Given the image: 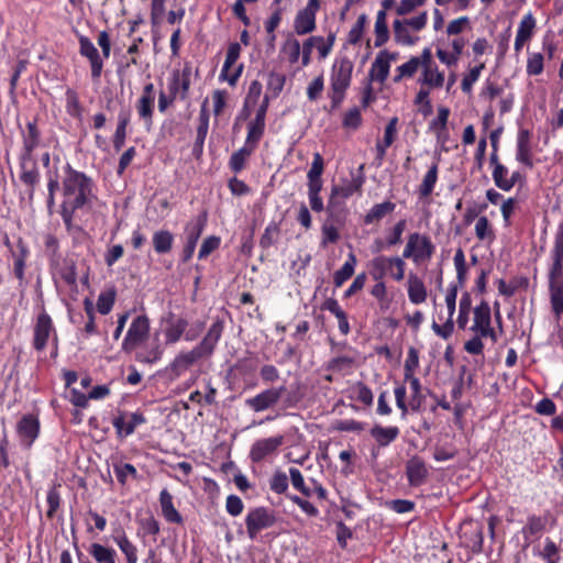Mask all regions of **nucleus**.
<instances>
[{
	"instance_id": "obj_38",
	"label": "nucleus",
	"mask_w": 563,
	"mask_h": 563,
	"mask_svg": "<svg viewBox=\"0 0 563 563\" xmlns=\"http://www.w3.org/2000/svg\"><path fill=\"white\" fill-rule=\"evenodd\" d=\"M88 552L96 563H117V552L113 548L95 542L90 544Z\"/></svg>"
},
{
	"instance_id": "obj_9",
	"label": "nucleus",
	"mask_w": 563,
	"mask_h": 563,
	"mask_svg": "<svg viewBox=\"0 0 563 563\" xmlns=\"http://www.w3.org/2000/svg\"><path fill=\"white\" fill-rule=\"evenodd\" d=\"M276 522L274 511L266 507H255L250 509L245 517L247 536L251 540L256 539L257 534L273 527Z\"/></svg>"
},
{
	"instance_id": "obj_64",
	"label": "nucleus",
	"mask_w": 563,
	"mask_h": 563,
	"mask_svg": "<svg viewBox=\"0 0 563 563\" xmlns=\"http://www.w3.org/2000/svg\"><path fill=\"white\" fill-rule=\"evenodd\" d=\"M321 233H322L321 244L323 246H327L328 244H333V243L338 242L340 239L339 229L334 224L329 223V222L323 223V225L321 228Z\"/></svg>"
},
{
	"instance_id": "obj_43",
	"label": "nucleus",
	"mask_w": 563,
	"mask_h": 563,
	"mask_svg": "<svg viewBox=\"0 0 563 563\" xmlns=\"http://www.w3.org/2000/svg\"><path fill=\"white\" fill-rule=\"evenodd\" d=\"M130 122V113L128 111H121L118 115V125L113 135V147L115 151H120L125 142L126 128Z\"/></svg>"
},
{
	"instance_id": "obj_3",
	"label": "nucleus",
	"mask_w": 563,
	"mask_h": 563,
	"mask_svg": "<svg viewBox=\"0 0 563 563\" xmlns=\"http://www.w3.org/2000/svg\"><path fill=\"white\" fill-rule=\"evenodd\" d=\"M354 65L347 56H338L331 67L330 86L331 101L334 107L339 106L351 85Z\"/></svg>"
},
{
	"instance_id": "obj_20",
	"label": "nucleus",
	"mask_w": 563,
	"mask_h": 563,
	"mask_svg": "<svg viewBox=\"0 0 563 563\" xmlns=\"http://www.w3.org/2000/svg\"><path fill=\"white\" fill-rule=\"evenodd\" d=\"M429 475L424 461L418 456H411L406 463V476L410 486H421Z\"/></svg>"
},
{
	"instance_id": "obj_63",
	"label": "nucleus",
	"mask_w": 563,
	"mask_h": 563,
	"mask_svg": "<svg viewBox=\"0 0 563 563\" xmlns=\"http://www.w3.org/2000/svg\"><path fill=\"white\" fill-rule=\"evenodd\" d=\"M362 123V115L358 108L350 109L343 117L342 125L349 130H356Z\"/></svg>"
},
{
	"instance_id": "obj_22",
	"label": "nucleus",
	"mask_w": 563,
	"mask_h": 563,
	"mask_svg": "<svg viewBox=\"0 0 563 563\" xmlns=\"http://www.w3.org/2000/svg\"><path fill=\"white\" fill-rule=\"evenodd\" d=\"M418 84L429 89H441L445 84V74L438 65L421 68Z\"/></svg>"
},
{
	"instance_id": "obj_58",
	"label": "nucleus",
	"mask_w": 563,
	"mask_h": 563,
	"mask_svg": "<svg viewBox=\"0 0 563 563\" xmlns=\"http://www.w3.org/2000/svg\"><path fill=\"white\" fill-rule=\"evenodd\" d=\"M492 177L497 188L503 191H507L509 170L504 164L493 168Z\"/></svg>"
},
{
	"instance_id": "obj_1",
	"label": "nucleus",
	"mask_w": 563,
	"mask_h": 563,
	"mask_svg": "<svg viewBox=\"0 0 563 563\" xmlns=\"http://www.w3.org/2000/svg\"><path fill=\"white\" fill-rule=\"evenodd\" d=\"M60 217L68 232L79 230L75 224L76 213L92 208L96 195V185L84 172H79L66 164L62 178Z\"/></svg>"
},
{
	"instance_id": "obj_32",
	"label": "nucleus",
	"mask_w": 563,
	"mask_h": 563,
	"mask_svg": "<svg viewBox=\"0 0 563 563\" xmlns=\"http://www.w3.org/2000/svg\"><path fill=\"white\" fill-rule=\"evenodd\" d=\"M395 42L402 46H411L419 40L417 35L401 20H395L393 23Z\"/></svg>"
},
{
	"instance_id": "obj_62",
	"label": "nucleus",
	"mask_w": 563,
	"mask_h": 563,
	"mask_svg": "<svg viewBox=\"0 0 563 563\" xmlns=\"http://www.w3.org/2000/svg\"><path fill=\"white\" fill-rule=\"evenodd\" d=\"M536 27V19L532 13H527L520 21L517 34L521 37L530 40Z\"/></svg>"
},
{
	"instance_id": "obj_47",
	"label": "nucleus",
	"mask_w": 563,
	"mask_h": 563,
	"mask_svg": "<svg viewBox=\"0 0 563 563\" xmlns=\"http://www.w3.org/2000/svg\"><path fill=\"white\" fill-rule=\"evenodd\" d=\"M406 383H409L411 389V396L409 406L412 411H418L422 405V386L420 379L416 375H409L404 377Z\"/></svg>"
},
{
	"instance_id": "obj_6",
	"label": "nucleus",
	"mask_w": 563,
	"mask_h": 563,
	"mask_svg": "<svg viewBox=\"0 0 563 563\" xmlns=\"http://www.w3.org/2000/svg\"><path fill=\"white\" fill-rule=\"evenodd\" d=\"M434 245L426 234L413 232L409 234L402 252L404 258H410L416 264L430 260L434 253Z\"/></svg>"
},
{
	"instance_id": "obj_11",
	"label": "nucleus",
	"mask_w": 563,
	"mask_h": 563,
	"mask_svg": "<svg viewBox=\"0 0 563 563\" xmlns=\"http://www.w3.org/2000/svg\"><path fill=\"white\" fill-rule=\"evenodd\" d=\"M269 104L268 96H265L256 110L255 117L247 123V134L245 142L246 144L257 147L261 139L264 135L266 126V113Z\"/></svg>"
},
{
	"instance_id": "obj_61",
	"label": "nucleus",
	"mask_w": 563,
	"mask_h": 563,
	"mask_svg": "<svg viewBox=\"0 0 563 563\" xmlns=\"http://www.w3.org/2000/svg\"><path fill=\"white\" fill-rule=\"evenodd\" d=\"M221 244V239L217 235H210L206 238L198 252V258L203 260L208 257L213 251H216Z\"/></svg>"
},
{
	"instance_id": "obj_34",
	"label": "nucleus",
	"mask_w": 563,
	"mask_h": 563,
	"mask_svg": "<svg viewBox=\"0 0 563 563\" xmlns=\"http://www.w3.org/2000/svg\"><path fill=\"white\" fill-rule=\"evenodd\" d=\"M438 172H439V157L437 161L430 166L428 172L422 178V181L418 188V194L420 198H428L434 189V186L438 181Z\"/></svg>"
},
{
	"instance_id": "obj_33",
	"label": "nucleus",
	"mask_w": 563,
	"mask_h": 563,
	"mask_svg": "<svg viewBox=\"0 0 563 563\" xmlns=\"http://www.w3.org/2000/svg\"><path fill=\"white\" fill-rule=\"evenodd\" d=\"M159 504L163 516L168 522L180 523L183 518L173 504V496L167 489H163L159 494Z\"/></svg>"
},
{
	"instance_id": "obj_25",
	"label": "nucleus",
	"mask_w": 563,
	"mask_h": 563,
	"mask_svg": "<svg viewBox=\"0 0 563 563\" xmlns=\"http://www.w3.org/2000/svg\"><path fill=\"white\" fill-rule=\"evenodd\" d=\"M207 224V212H202L196 218L188 221L184 229L185 243L197 246V242L200 239Z\"/></svg>"
},
{
	"instance_id": "obj_41",
	"label": "nucleus",
	"mask_w": 563,
	"mask_h": 563,
	"mask_svg": "<svg viewBox=\"0 0 563 563\" xmlns=\"http://www.w3.org/2000/svg\"><path fill=\"white\" fill-rule=\"evenodd\" d=\"M375 46L384 45L389 38V30L387 26V13L385 10H379L376 14L375 25Z\"/></svg>"
},
{
	"instance_id": "obj_28",
	"label": "nucleus",
	"mask_w": 563,
	"mask_h": 563,
	"mask_svg": "<svg viewBox=\"0 0 563 563\" xmlns=\"http://www.w3.org/2000/svg\"><path fill=\"white\" fill-rule=\"evenodd\" d=\"M114 543L118 545L122 554L125 556L126 563H137V548L136 545L128 538L124 531H119L113 537Z\"/></svg>"
},
{
	"instance_id": "obj_37",
	"label": "nucleus",
	"mask_w": 563,
	"mask_h": 563,
	"mask_svg": "<svg viewBox=\"0 0 563 563\" xmlns=\"http://www.w3.org/2000/svg\"><path fill=\"white\" fill-rule=\"evenodd\" d=\"M552 265L549 271V286H563V253L562 251L551 252Z\"/></svg>"
},
{
	"instance_id": "obj_2",
	"label": "nucleus",
	"mask_w": 563,
	"mask_h": 563,
	"mask_svg": "<svg viewBox=\"0 0 563 563\" xmlns=\"http://www.w3.org/2000/svg\"><path fill=\"white\" fill-rule=\"evenodd\" d=\"M223 322L216 320L199 344L189 351L179 352L173 361L166 366L165 373L170 379H177L194 366L200 358L210 357L223 333Z\"/></svg>"
},
{
	"instance_id": "obj_51",
	"label": "nucleus",
	"mask_w": 563,
	"mask_h": 563,
	"mask_svg": "<svg viewBox=\"0 0 563 563\" xmlns=\"http://www.w3.org/2000/svg\"><path fill=\"white\" fill-rule=\"evenodd\" d=\"M154 100L151 97L141 96L136 103L139 115L148 128L153 122Z\"/></svg>"
},
{
	"instance_id": "obj_60",
	"label": "nucleus",
	"mask_w": 563,
	"mask_h": 563,
	"mask_svg": "<svg viewBox=\"0 0 563 563\" xmlns=\"http://www.w3.org/2000/svg\"><path fill=\"white\" fill-rule=\"evenodd\" d=\"M551 305L558 317L563 314V286H549Z\"/></svg>"
},
{
	"instance_id": "obj_54",
	"label": "nucleus",
	"mask_w": 563,
	"mask_h": 563,
	"mask_svg": "<svg viewBox=\"0 0 563 563\" xmlns=\"http://www.w3.org/2000/svg\"><path fill=\"white\" fill-rule=\"evenodd\" d=\"M485 68L484 63H479L477 66L471 68L467 74L464 75L461 89L465 93H470L473 89V85L479 79L482 70Z\"/></svg>"
},
{
	"instance_id": "obj_49",
	"label": "nucleus",
	"mask_w": 563,
	"mask_h": 563,
	"mask_svg": "<svg viewBox=\"0 0 563 563\" xmlns=\"http://www.w3.org/2000/svg\"><path fill=\"white\" fill-rule=\"evenodd\" d=\"M40 143V132L35 121H30L26 124V130L23 132V146L27 155L34 151Z\"/></svg>"
},
{
	"instance_id": "obj_48",
	"label": "nucleus",
	"mask_w": 563,
	"mask_h": 563,
	"mask_svg": "<svg viewBox=\"0 0 563 563\" xmlns=\"http://www.w3.org/2000/svg\"><path fill=\"white\" fill-rule=\"evenodd\" d=\"M311 41L314 42V48L318 52L319 59H325L332 52L335 42V34L330 32L327 37L312 35Z\"/></svg>"
},
{
	"instance_id": "obj_7",
	"label": "nucleus",
	"mask_w": 563,
	"mask_h": 563,
	"mask_svg": "<svg viewBox=\"0 0 563 563\" xmlns=\"http://www.w3.org/2000/svg\"><path fill=\"white\" fill-rule=\"evenodd\" d=\"M459 285L450 284L445 294V306L448 310V314L444 318L442 314L439 316V320L443 321V324H439L437 321H433L431 328L433 332L442 338L449 339L454 331V322L453 316L456 310V298H457Z\"/></svg>"
},
{
	"instance_id": "obj_46",
	"label": "nucleus",
	"mask_w": 563,
	"mask_h": 563,
	"mask_svg": "<svg viewBox=\"0 0 563 563\" xmlns=\"http://www.w3.org/2000/svg\"><path fill=\"white\" fill-rule=\"evenodd\" d=\"M153 246L156 253H168L173 247L174 235L167 230H159L153 234Z\"/></svg>"
},
{
	"instance_id": "obj_21",
	"label": "nucleus",
	"mask_w": 563,
	"mask_h": 563,
	"mask_svg": "<svg viewBox=\"0 0 563 563\" xmlns=\"http://www.w3.org/2000/svg\"><path fill=\"white\" fill-rule=\"evenodd\" d=\"M145 418L140 412H133L130 415H120L113 419V427L120 437L131 435L135 428L145 423Z\"/></svg>"
},
{
	"instance_id": "obj_56",
	"label": "nucleus",
	"mask_w": 563,
	"mask_h": 563,
	"mask_svg": "<svg viewBox=\"0 0 563 563\" xmlns=\"http://www.w3.org/2000/svg\"><path fill=\"white\" fill-rule=\"evenodd\" d=\"M419 352L415 346H410L404 364V377L416 375V371L419 368Z\"/></svg>"
},
{
	"instance_id": "obj_53",
	"label": "nucleus",
	"mask_w": 563,
	"mask_h": 563,
	"mask_svg": "<svg viewBox=\"0 0 563 563\" xmlns=\"http://www.w3.org/2000/svg\"><path fill=\"white\" fill-rule=\"evenodd\" d=\"M118 482L124 486L129 478H136L137 471L130 463L114 462L112 464Z\"/></svg>"
},
{
	"instance_id": "obj_55",
	"label": "nucleus",
	"mask_w": 563,
	"mask_h": 563,
	"mask_svg": "<svg viewBox=\"0 0 563 563\" xmlns=\"http://www.w3.org/2000/svg\"><path fill=\"white\" fill-rule=\"evenodd\" d=\"M65 99L67 113L73 118H80L82 110L77 92L73 89H67L65 93Z\"/></svg>"
},
{
	"instance_id": "obj_59",
	"label": "nucleus",
	"mask_w": 563,
	"mask_h": 563,
	"mask_svg": "<svg viewBox=\"0 0 563 563\" xmlns=\"http://www.w3.org/2000/svg\"><path fill=\"white\" fill-rule=\"evenodd\" d=\"M22 170L20 174V179L25 184L26 186L32 187L34 189L35 185L40 181V172L35 166H32L31 168H26V165L22 164ZM33 194V190H31V195Z\"/></svg>"
},
{
	"instance_id": "obj_39",
	"label": "nucleus",
	"mask_w": 563,
	"mask_h": 563,
	"mask_svg": "<svg viewBox=\"0 0 563 563\" xmlns=\"http://www.w3.org/2000/svg\"><path fill=\"white\" fill-rule=\"evenodd\" d=\"M394 257L383 255L376 256L371 261V275L374 280H382L393 268Z\"/></svg>"
},
{
	"instance_id": "obj_15",
	"label": "nucleus",
	"mask_w": 563,
	"mask_h": 563,
	"mask_svg": "<svg viewBox=\"0 0 563 563\" xmlns=\"http://www.w3.org/2000/svg\"><path fill=\"white\" fill-rule=\"evenodd\" d=\"M51 336H56L52 318L46 311L38 313L34 324L33 346L37 351H43Z\"/></svg>"
},
{
	"instance_id": "obj_8",
	"label": "nucleus",
	"mask_w": 563,
	"mask_h": 563,
	"mask_svg": "<svg viewBox=\"0 0 563 563\" xmlns=\"http://www.w3.org/2000/svg\"><path fill=\"white\" fill-rule=\"evenodd\" d=\"M150 334V319L145 314L136 316L130 323L121 349L125 353L133 352Z\"/></svg>"
},
{
	"instance_id": "obj_24",
	"label": "nucleus",
	"mask_w": 563,
	"mask_h": 563,
	"mask_svg": "<svg viewBox=\"0 0 563 563\" xmlns=\"http://www.w3.org/2000/svg\"><path fill=\"white\" fill-rule=\"evenodd\" d=\"M397 125H398V118L397 117L391 118L385 128L383 140H379L376 142V145H375L376 158L378 159L379 164L383 162V159L386 155L387 148L396 140V135L398 132Z\"/></svg>"
},
{
	"instance_id": "obj_16",
	"label": "nucleus",
	"mask_w": 563,
	"mask_h": 563,
	"mask_svg": "<svg viewBox=\"0 0 563 563\" xmlns=\"http://www.w3.org/2000/svg\"><path fill=\"white\" fill-rule=\"evenodd\" d=\"M397 53H390L387 49L380 51L369 69V76L377 82H385L388 78L390 65L397 58Z\"/></svg>"
},
{
	"instance_id": "obj_44",
	"label": "nucleus",
	"mask_w": 563,
	"mask_h": 563,
	"mask_svg": "<svg viewBox=\"0 0 563 563\" xmlns=\"http://www.w3.org/2000/svg\"><path fill=\"white\" fill-rule=\"evenodd\" d=\"M255 151V147L244 143V145L239 148L236 152H234L230 157V168L234 173H240L244 166L245 162L249 159V157L252 155V153Z\"/></svg>"
},
{
	"instance_id": "obj_10",
	"label": "nucleus",
	"mask_w": 563,
	"mask_h": 563,
	"mask_svg": "<svg viewBox=\"0 0 563 563\" xmlns=\"http://www.w3.org/2000/svg\"><path fill=\"white\" fill-rule=\"evenodd\" d=\"M319 9V0H308L306 7L296 13L294 19V32L297 35L310 34L316 30V20Z\"/></svg>"
},
{
	"instance_id": "obj_19",
	"label": "nucleus",
	"mask_w": 563,
	"mask_h": 563,
	"mask_svg": "<svg viewBox=\"0 0 563 563\" xmlns=\"http://www.w3.org/2000/svg\"><path fill=\"white\" fill-rule=\"evenodd\" d=\"M283 435L255 441L250 451L251 460L256 463L263 461L266 456L277 451V449L283 444Z\"/></svg>"
},
{
	"instance_id": "obj_52",
	"label": "nucleus",
	"mask_w": 563,
	"mask_h": 563,
	"mask_svg": "<svg viewBox=\"0 0 563 563\" xmlns=\"http://www.w3.org/2000/svg\"><path fill=\"white\" fill-rule=\"evenodd\" d=\"M421 69L419 62L417 57H410V59L401 65H399L396 68V75L394 77L395 82L401 81L404 78H411L413 75L418 71V69Z\"/></svg>"
},
{
	"instance_id": "obj_42",
	"label": "nucleus",
	"mask_w": 563,
	"mask_h": 563,
	"mask_svg": "<svg viewBox=\"0 0 563 563\" xmlns=\"http://www.w3.org/2000/svg\"><path fill=\"white\" fill-rule=\"evenodd\" d=\"M356 263L357 260L354 253H349L345 263L334 273L333 280L336 287L342 286L347 279L352 277Z\"/></svg>"
},
{
	"instance_id": "obj_36",
	"label": "nucleus",
	"mask_w": 563,
	"mask_h": 563,
	"mask_svg": "<svg viewBox=\"0 0 563 563\" xmlns=\"http://www.w3.org/2000/svg\"><path fill=\"white\" fill-rule=\"evenodd\" d=\"M347 398L357 400L365 406H372L374 401L373 391L362 382H356L347 388Z\"/></svg>"
},
{
	"instance_id": "obj_29",
	"label": "nucleus",
	"mask_w": 563,
	"mask_h": 563,
	"mask_svg": "<svg viewBox=\"0 0 563 563\" xmlns=\"http://www.w3.org/2000/svg\"><path fill=\"white\" fill-rule=\"evenodd\" d=\"M369 433L379 446H388L398 438L400 431L398 427L376 424L371 429Z\"/></svg>"
},
{
	"instance_id": "obj_23",
	"label": "nucleus",
	"mask_w": 563,
	"mask_h": 563,
	"mask_svg": "<svg viewBox=\"0 0 563 563\" xmlns=\"http://www.w3.org/2000/svg\"><path fill=\"white\" fill-rule=\"evenodd\" d=\"M516 159L525 166L532 168V151L530 146V132L528 130H520L517 135L516 144Z\"/></svg>"
},
{
	"instance_id": "obj_26",
	"label": "nucleus",
	"mask_w": 563,
	"mask_h": 563,
	"mask_svg": "<svg viewBox=\"0 0 563 563\" xmlns=\"http://www.w3.org/2000/svg\"><path fill=\"white\" fill-rule=\"evenodd\" d=\"M53 278L56 285L59 282L65 283L67 286L74 288L77 286V273L73 262H64L63 265L54 263L53 265Z\"/></svg>"
},
{
	"instance_id": "obj_4",
	"label": "nucleus",
	"mask_w": 563,
	"mask_h": 563,
	"mask_svg": "<svg viewBox=\"0 0 563 563\" xmlns=\"http://www.w3.org/2000/svg\"><path fill=\"white\" fill-rule=\"evenodd\" d=\"M205 328L203 321H196L189 325L188 320L183 317H175L170 314L165 320L164 338L166 345L176 344L184 338L186 341L191 342L196 340Z\"/></svg>"
},
{
	"instance_id": "obj_12",
	"label": "nucleus",
	"mask_w": 563,
	"mask_h": 563,
	"mask_svg": "<svg viewBox=\"0 0 563 563\" xmlns=\"http://www.w3.org/2000/svg\"><path fill=\"white\" fill-rule=\"evenodd\" d=\"M285 391V386L264 389L254 397L246 398L245 406L254 412L272 409L279 402Z\"/></svg>"
},
{
	"instance_id": "obj_5",
	"label": "nucleus",
	"mask_w": 563,
	"mask_h": 563,
	"mask_svg": "<svg viewBox=\"0 0 563 563\" xmlns=\"http://www.w3.org/2000/svg\"><path fill=\"white\" fill-rule=\"evenodd\" d=\"M362 178H352L342 185H334L328 200L327 210L331 217L345 212V201L362 188Z\"/></svg>"
},
{
	"instance_id": "obj_14",
	"label": "nucleus",
	"mask_w": 563,
	"mask_h": 563,
	"mask_svg": "<svg viewBox=\"0 0 563 563\" xmlns=\"http://www.w3.org/2000/svg\"><path fill=\"white\" fill-rule=\"evenodd\" d=\"M240 54L241 44L236 42L231 43L228 47L225 60L220 73V79L228 81L232 87L236 85V81L243 70V65H238L233 68L240 57Z\"/></svg>"
},
{
	"instance_id": "obj_30",
	"label": "nucleus",
	"mask_w": 563,
	"mask_h": 563,
	"mask_svg": "<svg viewBox=\"0 0 563 563\" xmlns=\"http://www.w3.org/2000/svg\"><path fill=\"white\" fill-rule=\"evenodd\" d=\"M408 297L413 305L422 303L427 299V288L423 282L415 274L408 276Z\"/></svg>"
},
{
	"instance_id": "obj_50",
	"label": "nucleus",
	"mask_w": 563,
	"mask_h": 563,
	"mask_svg": "<svg viewBox=\"0 0 563 563\" xmlns=\"http://www.w3.org/2000/svg\"><path fill=\"white\" fill-rule=\"evenodd\" d=\"M282 53L286 55L290 64L298 63L301 55L300 42L294 35H289L282 45Z\"/></svg>"
},
{
	"instance_id": "obj_57",
	"label": "nucleus",
	"mask_w": 563,
	"mask_h": 563,
	"mask_svg": "<svg viewBox=\"0 0 563 563\" xmlns=\"http://www.w3.org/2000/svg\"><path fill=\"white\" fill-rule=\"evenodd\" d=\"M115 301V291L114 290H108L100 292L97 299V310L101 314H108Z\"/></svg>"
},
{
	"instance_id": "obj_27",
	"label": "nucleus",
	"mask_w": 563,
	"mask_h": 563,
	"mask_svg": "<svg viewBox=\"0 0 563 563\" xmlns=\"http://www.w3.org/2000/svg\"><path fill=\"white\" fill-rule=\"evenodd\" d=\"M59 157H55L53 159V164L51 167H47L46 172V178H47V208L48 210H52V208L55 206V194L56 191L62 188V185L59 184V175H58V167H59Z\"/></svg>"
},
{
	"instance_id": "obj_18",
	"label": "nucleus",
	"mask_w": 563,
	"mask_h": 563,
	"mask_svg": "<svg viewBox=\"0 0 563 563\" xmlns=\"http://www.w3.org/2000/svg\"><path fill=\"white\" fill-rule=\"evenodd\" d=\"M20 441L26 448H31L40 433V421L33 415L23 416L16 424Z\"/></svg>"
},
{
	"instance_id": "obj_40",
	"label": "nucleus",
	"mask_w": 563,
	"mask_h": 563,
	"mask_svg": "<svg viewBox=\"0 0 563 563\" xmlns=\"http://www.w3.org/2000/svg\"><path fill=\"white\" fill-rule=\"evenodd\" d=\"M396 208V205L391 201H384L374 205L364 217L365 224H372L376 221L382 220L387 214L391 213Z\"/></svg>"
},
{
	"instance_id": "obj_13",
	"label": "nucleus",
	"mask_w": 563,
	"mask_h": 563,
	"mask_svg": "<svg viewBox=\"0 0 563 563\" xmlns=\"http://www.w3.org/2000/svg\"><path fill=\"white\" fill-rule=\"evenodd\" d=\"M474 334H481L489 338L493 343L497 342V334L492 328V312L490 307L486 301H482L474 309V320L470 328Z\"/></svg>"
},
{
	"instance_id": "obj_31",
	"label": "nucleus",
	"mask_w": 563,
	"mask_h": 563,
	"mask_svg": "<svg viewBox=\"0 0 563 563\" xmlns=\"http://www.w3.org/2000/svg\"><path fill=\"white\" fill-rule=\"evenodd\" d=\"M30 251L26 244L22 239H19L16 242V251L13 253L14 258V275L20 280L24 279V269L26 265V260L29 257Z\"/></svg>"
},
{
	"instance_id": "obj_35",
	"label": "nucleus",
	"mask_w": 563,
	"mask_h": 563,
	"mask_svg": "<svg viewBox=\"0 0 563 563\" xmlns=\"http://www.w3.org/2000/svg\"><path fill=\"white\" fill-rule=\"evenodd\" d=\"M474 233L477 240L484 243H493L496 239L494 225L486 216L477 218Z\"/></svg>"
},
{
	"instance_id": "obj_17",
	"label": "nucleus",
	"mask_w": 563,
	"mask_h": 563,
	"mask_svg": "<svg viewBox=\"0 0 563 563\" xmlns=\"http://www.w3.org/2000/svg\"><path fill=\"white\" fill-rule=\"evenodd\" d=\"M79 52L82 56L88 58L91 66V77L95 81L100 79L103 60L99 55V52L95 44L86 36H80L79 38Z\"/></svg>"
},
{
	"instance_id": "obj_45",
	"label": "nucleus",
	"mask_w": 563,
	"mask_h": 563,
	"mask_svg": "<svg viewBox=\"0 0 563 563\" xmlns=\"http://www.w3.org/2000/svg\"><path fill=\"white\" fill-rule=\"evenodd\" d=\"M547 526V518L531 515L527 519V523L521 530L523 538L529 541L531 537L541 533Z\"/></svg>"
}]
</instances>
